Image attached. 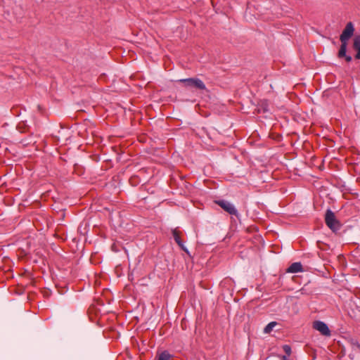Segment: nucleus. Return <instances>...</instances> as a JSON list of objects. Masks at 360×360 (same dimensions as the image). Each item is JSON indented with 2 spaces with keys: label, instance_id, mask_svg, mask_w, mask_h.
I'll list each match as a JSON object with an SVG mask.
<instances>
[{
  "label": "nucleus",
  "instance_id": "nucleus-12",
  "mask_svg": "<svg viewBox=\"0 0 360 360\" xmlns=\"http://www.w3.org/2000/svg\"><path fill=\"white\" fill-rule=\"evenodd\" d=\"M352 349L356 353H360V344L356 342H353L351 344Z\"/></svg>",
  "mask_w": 360,
  "mask_h": 360
},
{
  "label": "nucleus",
  "instance_id": "nucleus-2",
  "mask_svg": "<svg viewBox=\"0 0 360 360\" xmlns=\"http://www.w3.org/2000/svg\"><path fill=\"white\" fill-rule=\"evenodd\" d=\"M325 221L326 225L333 231H336L340 229L341 224L336 219L333 212L330 210L326 211L325 215Z\"/></svg>",
  "mask_w": 360,
  "mask_h": 360
},
{
  "label": "nucleus",
  "instance_id": "nucleus-11",
  "mask_svg": "<svg viewBox=\"0 0 360 360\" xmlns=\"http://www.w3.org/2000/svg\"><path fill=\"white\" fill-rule=\"evenodd\" d=\"M360 47V35H356L353 39V48L354 49Z\"/></svg>",
  "mask_w": 360,
  "mask_h": 360
},
{
  "label": "nucleus",
  "instance_id": "nucleus-1",
  "mask_svg": "<svg viewBox=\"0 0 360 360\" xmlns=\"http://www.w3.org/2000/svg\"><path fill=\"white\" fill-rule=\"evenodd\" d=\"M178 82L183 83L184 86L188 89H195L201 91H207V88L204 82L197 77L181 79L178 80Z\"/></svg>",
  "mask_w": 360,
  "mask_h": 360
},
{
  "label": "nucleus",
  "instance_id": "nucleus-9",
  "mask_svg": "<svg viewBox=\"0 0 360 360\" xmlns=\"http://www.w3.org/2000/svg\"><path fill=\"white\" fill-rule=\"evenodd\" d=\"M277 325V323L275 321L270 322L269 324L266 326V327L264 329V333H271L274 328Z\"/></svg>",
  "mask_w": 360,
  "mask_h": 360
},
{
  "label": "nucleus",
  "instance_id": "nucleus-8",
  "mask_svg": "<svg viewBox=\"0 0 360 360\" xmlns=\"http://www.w3.org/2000/svg\"><path fill=\"white\" fill-rule=\"evenodd\" d=\"M172 234H173V236H174V238L176 241V243L183 249L184 250V245L182 244V242L181 240V238H180V236H179V231H177L176 229H174L172 231Z\"/></svg>",
  "mask_w": 360,
  "mask_h": 360
},
{
  "label": "nucleus",
  "instance_id": "nucleus-3",
  "mask_svg": "<svg viewBox=\"0 0 360 360\" xmlns=\"http://www.w3.org/2000/svg\"><path fill=\"white\" fill-rule=\"evenodd\" d=\"M216 203L220 206L224 211L231 215H238V211L235 208L234 205L226 200H217Z\"/></svg>",
  "mask_w": 360,
  "mask_h": 360
},
{
  "label": "nucleus",
  "instance_id": "nucleus-15",
  "mask_svg": "<svg viewBox=\"0 0 360 360\" xmlns=\"http://www.w3.org/2000/svg\"><path fill=\"white\" fill-rule=\"evenodd\" d=\"M345 58V60L347 61V62H350L352 60V57L350 56H344Z\"/></svg>",
  "mask_w": 360,
  "mask_h": 360
},
{
  "label": "nucleus",
  "instance_id": "nucleus-10",
  "mask_svg": "<svg viewBox=\"0 0 360 360\" xmlns=\"http://www.w3.org/2000/svg\"><path fill=\"white\" fill-rule=\"evenodd\" d=\"M171 355L167 352H162L158 357L157 360H169Z\"/></svg>",
  "mask_w": 360,
  "mask_h": 360
},
{
  "label": "nucleus",
  "instance_id": "nucleus-4",
  "mask_svg": "<svg viewBox=\"0 0 360 360\" xmlns=\"http://www.w3.org/2000/svg\"><path fill=\"white\" fill-rule=\"evenodd\" d=\"M354 32V25L351 22H348L346 25L342 34L340 36V41L347 42L349 39L353 35Z\"/></svg>",
  "mask_w": 360,
  "mask_h": 360
},
{
  "label": "nucleus",
  "instance_id": "nucleus-7",
  "mask_svg": "<svg viewBox=\"0 0 360 360\" xmlns=\"http://www.w3.org/2000/svg\"><path fill=\"white\" fill-rule=\"evenodd\" d=\"M347 42L345 41H341V46L338 52V57L342 58L344 56H346V51H347Z\"/></svg>",
  "mask_w": 360,
  "mask_h": 360
},
{
  "label": "nucleus",
  "instance_id": "nucleus-6",
  "mask_svg": "<svg viewBox=\"0 0 360 360\" xmlns=\"http://www.w3.org/2000/svg\"><path fill=\"white\" fill-rule=\"evenodd\" d=\"M302 265L300 262L292 263L287 270L289 273H297L302 272Z\"/></svg>",
  "mask_w": 360,
  "mask_h": 360
},
{
  "label": "nucleus",
  "instance_id": "nucleus-5",
  "mask_svg": "<svg viewBox=\"0 0 360 360\" xmlns=\"http://www.w3.org/2000/svg\"><path fill=\"white\" fill-rule=\"evenodd\" d=\"M313 328L318 330L321 335L325 336L330 335V330L328 326L323 321H316L313 323Z\"/></svg>",
  "mask_w": 360,
  "mask_h": 360
},
{
  "label": "nucleus",
  "instance_id": "nucleus-13",
  "mask_svg": "<svg viewBox=\"0 0 360 360\" xmlns=\"http://www.w3.org/2000/svg\"><path fill=\"white\" fill-rule=\"evenodd\" d=\"M283 349L284 352H285V354L288 356L290 355V354H291V348H290V347L289 345H284L283 347Z\"/></svg>",
  "mask_w": 360,
  "mask_h": 360
},
{
  "label": "nucleus",
  "instance_id": "nucleus-14",
  "mask_svg": "<svg viewBox=\"0 0 360 360\" xmlns=\"http://www.w3.org/2000/svg\"><path fill=\"white\" fill-rule=\"evenodd\" d=\"M356 51V53L355 55V58L360 60V47H358L357 49H354Z\"/></svg>",
  "mask_w": 360,
  "mask_h": 360
},
{
  "label": "nucleus",
  "instance_id": "nucleus-16",
  "mask_svg": "<svg viewBox=\"0 0 360 360\" xmlns=\"http://www.w3.org/2000/svg\"><path fill=\"white\" fill-rule=\"evenodd\" d=\"M282 360H288V357L286 356H283L282 357Z\"/></svg>",
  "mask_w": 360,
  "mask_h": 360
}]
</instances>
